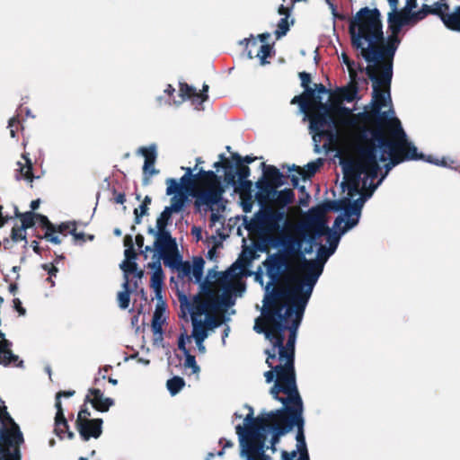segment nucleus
Returning <instances> with one entry per match:
<instances>
[{
    "instance_id": "obj_1",
    "label": "nucleus",
    "mask_w": 460,
    "mask_h": 460,
    "mask_svg": "<svg viewBox=\"0 0 460 460\" xmlns=\"http://www.w3.org/2000/svg\"><path fill=\"white\" fill-rule=\"evenodd\" d=\"M266 275L269 281L264 288L263 306L261 310L267 323H271L266 327L261 323V318H257L253 330L257 333L264 334L271 347L265 350L266 363L270 365V359H276L277 350L286 348L284 344L285 332L291 334L295 328L296 340L297 331L302 323L304 313L307 304L297 295L292 293L288 284L278 285L280 276L288 269V261L284 253L276 252L268 255L263 261Z\"/></svg>"
},
{
    "instance_id": "obj_2",
    "label": "nucleus",
    "mask_w": 460,
    "mask_h": 460,
    "mask_svg": "<svg viewBox=\"0 0 460 460\" xmlns=\"http://www.w3.org/2000/svg\"><path fill=\"white\" fill-rule=\"evenodd\" d=\"M349 31L352 46L360 50L366 62V74L373 83V98L392 106L390 91L383 92L381 85L390 86L393 78V59L401 43L398 34L389 35L385 45L378 48L376 43L384 39L381 13L377 8H361L350 20Z\"/></svg>"
},
{
    "instance_id": "obj_3",
    "label": "nucleus",
    "mask_w": 460,
    "mask_h": 460,
    "mask_svg": "<svg viewBox=\"0 0 460 460\" xmlns=\"http://www.w3.org/2000/svg\"><path fill=\"white\" fill-rule=\"evenodd\" d=\"M383 107L385 103L380 101L372 103L371 113L376 118V125L375 128L365 129L363 132L366 143L376 149V159L378 155L379 161L387 162L384 165L385 172L376 184H370V190L364 193L370 194V198L394 166L404 161H420L424 158V155L418 152L415 145L409 141L400 119L394 116L393 107L382 111Z\"/></svg>"
},
{
    "instance_id": "obj_4",
    "label": "nucleus",
    "mask_w": 460,
    "mask_h": 460,
    "mask_svg": "<svg viewBox=\"0 0 460 460\" xmlns=\"http://www.w3.org/2000/svg\"><path fill=\"white\" fill-rule=\"evenodd\" d=\"M295 326L292 332L288 337L286 348L277 350V358L279 360V365H273L275 359H270V365H268L271 370L265 372L264 376L267 383L275 381L270 388L271 396L280 402L283 406H287L301 398L296 380L295 372V347L296 334Z\"/></svg>"
},
{
    "instance_id": "obj_5",
    "label": "nucleus",
    "mask_w": 460,
    "mask_h": 460,
    "mask_svg": "<svg viewBox=\"0 0 460 460\" xmlns=\"http://www.w3.org/2000/svg\"><path fill=\"white\" fill-rule=\"evenodd\" d=\"M290 430L291 426L287 425V412L276 415L275 420L247 432L245 437L242 436L240 457L242 460H273L266 451L270 449L275 453L279 438Z\"/></svg>"
},
{
    "instance_id": "obj_6",
    "label": "nucleus",
    "mask_w": 460,
    "mask_h": 460,
    "mask_svg": "<svg viewBox=\"0 0 460 460\" xmlns=\"http://www.w3.org/2000/svg\"><path fill=\"white\" fill-rule=\"evenodd\" d=\"M330 108L327 103H319L317 112L304 113V120H309V133L312 136L314 150L317 154L322 150H328L338 137L337 121L330 113Z\"/></svg>"
},
{
    "instance_id": "obj_7",
    "label": "nucleus",
    "mask_w": 460,
    "mask_h": 460,
    "mask_svg": "<svg viewBox=\"0 0 460 460\" xmlns=\"http://www.w3.org/2000/svg\"><path fill=\"white\" fill-rule=\"evenodd\" d=\"M327 250L328 247L320 244L316 252L317 259L308 260L304 258L299 267L301 279L295 285H288L292 293L297 295L306 304H308L314 288L323 271L326 261L332 255L329 254Z\"/></svg>"
},
{
    "instance_id": "obj_8",
    "label": "nucleus",
    "mask_w": 460,
    "mask_h": 460,
    "mask_svg": "<svg viewBox=\"0 0 460 460\" xmlns=\"http://www.w3.org/2000/svg\"><path fill=\"white\" fill-rule=\"evenodd\" d=\"M23 443L22 433L6 411L0 404V460H21L19 446Z\"/></svg>"
},
{
    "instance_id": "obj_9",
    "label": "nucleus",
    "mask_w": 460,
    "mask_h": 460,
    "mask_svg": "<svg viewBox=\"0 0 460 460\" xmlns=\"http://www.w3.org/2000/svg\"><path fill=\"white\" fill-rule=\"evenodd\" d=\"M245 228L250 233L273 234L282 233L288 226L284 209L275 210L271 206H262L250 221L245 220Z\"/></svg>"
},
{
    "instance_id": "obj_10",
    "label": "nucleus",
    "mask_w": 460,
    "mask_h": 460,
    "mask_svg": "<svg viewBox=\"0 0 460 460\" xmlns=\"http://www.w3.org/2000/svg\"><path fill=\"white\" fill-rule=\"evenodd\" d=\"M370 199V194H361L357 199L350 200V197H345L337 200H327L314 208H318L322 217H325L326 211L341 212L334 219L332 229L339 228L348 218L360 220L364 204Z\"/></svg>"
},
{
    "instance_id": "obj_11",
    "label": "nucleus",
    "mask_w": 460,
    "mask_h": 460,
    "mask_svg": "<svg viewBox=\"0 0 460 460\" xmlns=\"http://www.w3.org/2000/svg\"><path fill=\"white\" fill-rule=\"evenodd\" d=\"M296 233L298 236L304 238L306 243V251L314 252L317 239L325 234L328 230L327 220L325 217L321 216L317 208H311L306 216L296 225Z\"/></svg>"
},
{
    "instance_id": "obj_12",
    "label": "nucleus",
    "mask_w": 460,
    "mask_h": 460,
    "mask_svg": "<svg viewBox=\"0 0 460 460\" xmlns=\"http://www.w3.org/2000/svg\"><path fill=\"white\" fill-rule=\"evenodd\" d=\"M185 207L182 201L171 199V205L166 206L158 216L155 228L152 226L147 228V234L155 237V242L164 241L167 244L172 243V239L173 237L167 229V226L171 223L172 214L181 212Z\"/></svg>"
},
{
    "instance_id": "obj_13",
    "label": "nucleus",
    "mask_w": 460,
    "mask_h": 460,
    "mask_svg": "<svg viewBox=\"0 0 460 460\" xmlns=\"http://www.w3.org/2000/svg\"><path fill=\"white\" fill-rule=\"evenodd\" d=\"M343 181L341 182L342 190H348V196L350 199L355 195H361L360 181L363 179L365 166L361 162V155L358 154L357 160H349L342 164ZM365 193V191H363Z\"/></svg>"
},
{
    "instance_id": "obj_14",
    "label": "nucleus",
    "mask_w": 460,
    "mask_h": 460,
    "mask_svg": "<svg viewBox=\"0 0 460 460\" xmlns=\"http://www.w3.org/2000/svg\"><path fill=\"white\" fill-rule=\"evenodd\" d=\"M249 410V412L243 419V425L238 424L235 426L236 435L238 437L239 447L241 446V438L243 435H247V432L255 429L260 425L263 426L266 422H270L276 419V415L283 413L287 410V406H281L279 409L267 411H261L259 416H253V408L249 405H245Z\"/></svg>"
},
{
    "instance_id": "obj_15",
    "label": "nucleus",
    "mask_w": 460,
    "mask_h": 460,
    "mask_svg": "<svg viewBox=\"0 0 460 460\" xmlns=\"http://www.w3.org/2000/svg\"><path fill=\"white\" fill-rule=\"evenodd\" d=\"M224 174L226 184L232 186L235 191L252 193V182L248 180L251 170L247 165L239 164L235 168L233 164H226L224 166Z\"/></svg>"
},
{
    "instance_id": "obj_16",
    "label": "nucleus",
    "mask_w": 460,
    "mask_h": 460,
    "mask_svg": "<svg viewBox=\"0 0 460 460\" xmlns=\"http://www.w3.org/2000/svg\"><path fill=\"white\" fill-rule=\"evenodd\" d=\"M90 411L83 406L75 420L76 429L84 441H88L92 438H98L102 433V420L90 419Z\"/></svg>"
},
{
    "instance_id": "obj_17",
    "label": "nucleus",
    "mask_w": 460,
    "mask_h": 460,
    "mask_svg": "<svg viewBox=\"0 0 460 460\" xmlns=\"http://www.w3.org/2000/svg\"><path fill=\"white\" fill-rule=\"evenodd\" d=\"M358 154L361 155V162L365 166L362 185L365 191H369L370 184H375L373 181L378 176L380 170L377 159H376V149L366 143L365 146H359Z\"/></svg>"
},
{
    "instance_id": "obj_18",
    "label": "nucleus",
    "mask_w": 460,
    "mask_h": 460,
    "mask_svg": "<svg viewBox=\"0 0 460 460\" xmlns=\"http://www.w3.org/2000/svg\"><path fill=\"white\" fill-rule=\"evenodd\" d=\"M166 183V194L168 196L173 195L172 199L182 201L185 206L197 188L196 181L190 179L189 174H183L179 180L168 178Z\"/></svg>"
},
{
    "instance_id": "obj_19",
    "label": "nucleus",
    "mask_w": 460,
    "mask_h": 460,
    "mask_svg": "<svg viewBox=\"0 0 460 460\" xmlns=\"http://www.w3.org/2000/svg\"><path fill=\"white\" fill-rule=\"evenodd\" d=\"M172 242L169 244L164 241L154 242L155 253L152 259H156L159 262L163 261L166 267L176 270L181 265L182 256L178 252L176 238H172Z\"/></svg>"
},
{
    "instance_id": "obj_20",
    "label": "nucleus",
    "mask_w": 460,
    "mask_h": 460,
    "mask_svg": "<svg viewBox=\"0 0 460 460\" xmlns=\"http://www.w3.org/2000/svg\"><path fill=\"white\" fill-rule=\"evenodd\" d=\"M224 190L219 184H211L205 190H199L197 188L190 197L194 198V207L197 210H200L201 207H205V210L213 211V207L219 204L223 200Z\"/></svg>"
},
{
    "instance_id": "obj_21",
    "label": "nucleus",
    "mask_w": 460,
    "mask_h": 460,
    "mask_svg": "<svg viewBox=\"0 0 460 460\" xmlns=\"http://www.w3.org/2000/svg\"><path fill=\"white\" fill-rule=\"evenodd\" d=\"M177 295L182 316L185 317L187 313L190 314L192 323L193 319L199 320L198 317L205 313L207 307H211V301H203L199 294L193 296L192 303L183 291H178Z\"/></svg>"
},
{
    "instance_id": "obj_22",
    "label": "nucleus",
    "mask_w": 460,
    "mask_h": 460,
    "mask_svg": "<svg viewBox=\"0 0 460 460\" xmlns=\"http://www.w3.org/2000/svg\"><path fill=\"white\" fill-rule=\"evenodd\" d=\"M303 401L302 398L295 401L294 402L287 405V425L291 426V429L294 427L297 428L296 440V443L305 441L304 425L305 420L303 418Z\"/></svg>"
},
{
    "instance_id": "obj_23",
    "label": "nucleus",
    "mask_w": 460,
    "mask_h": 460,
    "mask_svg": "<svg viewBox=\"0 0 460 460\" xmlns=\"http://www.w3.org/2000/svg\"><path fill=\"white\" fill-rule=\"evenodd\" d=\"M137 154H140L145 157L143 166V172L145 176L143 179V184L148 185L150 181V177L159 172V171L156 170L154 166L157 157V146L154 143L149 145L148 146H141L137 150Z\"/></svg>"
},
{
    "instance_id": "obj_24",
    "label": "nucleus",
    "mask_w": 460,
    "mask_h": 460,
    "mask_svg": "<svg viewBox=\"0 0 460 460\" xmlns=\"http://www.w3.org/2000/svg\"><path fill=\"white\" fill-rule=\"evenodd\" d=\"M13 343L5 339V334L0 332V365L23 368V360L12 351Z\"/></svg>"
},
{
    "instance_id": "obj_25",
    "label": "nucleus",
    "mask_w": 460,
    "mask_h": 460,
    "mask_svg": "<svg viewBox=\"0 0 460 460\" xmlns=\"http://www.w3.org/2000/svg\"><path fill=\"white\" fill-rule=\"evenodd\" d=\"M359 221L357 218L353 220L352 218H348L343 226H341L336 229H329L326 231L325 234L327 235V243H328V252L329 254H333L337 250L339 243L341 241V236L346 234L348 231L353 229Z\"/></svg>"
},
{
    "instance_id": "obj_26",
    "label": "nucleus",
    "mask_w": 460,
    "mask_h": 460,
    "mask_svg": "<svg viewBox=\"0 0 460 460\" xmlns=\"http://www.w3.org/2000/svg\"><path fill=\"white\" fill-rule=\"evenodd\" d=\"M205 261L202 257H194V269H193V278L194 282L199 284V296L201 295H205L208 301H213L214 294L210 288V283L207 279H203V270H204Z\"/></svg>"
},
{
    "instance_id": "obj_27",
    "label": "nucleus",
    "mask_w": 460,
    "mask_h": 460,
    "mask_svg": "<svg viewBox=\"0 0 460 460\" xmlns=\"http://www.w3.org/2000/svg\"><path fill=\"white\" fill-rule=\"evenodd\" d=\"M241 44H245V53L249 59H252L254 58L252 49L255 48H258V42L257 40L251 36V39H243L240 41ZM272 50V47L268 44H262L259 47V49L257 51V54L255 55L256 58H260L261 64L265 65L268 62L266 61V58L270 56Z\"/></svg>"
},
{
    "instance_id": "obj_28",
    "label": "nucleus",
    "mask_w": 460,
    "mask_h": 460,
    "mask_svg": "<svg viewBox=\"0 0 460 460\" xmlns=\"http://www.w3.org/2000/svg\"><path fill=\"white\" fill-rule=\"evenodd\" d=\"M255 188L257 189L255 198L260 208L269 206L267 203L273 199L275 193L274 186L264 176H261V179L256 181Z\"/></svg>"
},
{
    "instance_id": "obj_29",
    "label": "nucleus",
    "mask_w": 460,
    "mask_h": 460,
    "mask_svg": "<svg viewBox=\"0 0 460 460\" xmlns=\"http://www.w3.org/2000/svg\"><path fill=\"white\" fill-rule=\"evenodd\" d=\"M387 22L389 31L393 34H399L403 26L414 23L415 22L411 13L395 12L388 13Z\"/></svg>"
},
{
    "instance_id": "obj_30",
    "label": "nucleus",
    "mask_w": 460,
    "mask_h": 460,
    "mask_svg": "<svg viewBox=\"0 0 460 460\" xmlns=\"http://www.w3.org/2000/svg\"><path fill=\"white\" fill-rule=\"evenodd\" d=\"M57 408L55 417V433L60 438L63 439L66 437L68 439H72L75 437V433L69 429V426L66 419L64 416L63 408L60 402L55 403Z\"/></svg>"
},
{
    "instance_id": "obj_31",
    "label": "nucleus",
    "mask_w": 460,
    "mask_h": 460,
    "mask_svg": "<svg viewBox=\"0 0 460 460\" xmlns=\"http://www.w3.org/2000/svg\"><path fill=\"white\" fill-rule=\"evenodd\" d=\"M85 401L91 402L93 408L102 412L107 411L114 404L113 399L104 397L103 393L95 388L89 390Z\"/></svg>"
},
{
    "instance_id": "obj_32",
    "label": "nucleus",
    "mask_w": 460,
    "mask_h": 460,
    "mask_svg": "<svg viewBox=\"0 0 460 460\" xmlns=\"http://www.w3.org/2000/svg\"><path fill=\"white\" fill-rule=\"evenodd\" d=\"M192 98L193 103L201 105L208 96L206 93H198L196 88L187 84H180V100L175 102L180 104L186 99Z\"/></svg>"
},
{
    "instance_id": "obj_33",
    "label": "nucleus",
    "mask_w": 460,
    "mask_h": 460,
    "mask_svg": "<svg viewBox=\"0 0 460 460\" xmlns=\"http://www.w3.org/2000/svg\"><path fill=\"white\" fill-rule=\"evenodd\" d=\"M236 294L234 293V286L232 284L226 285L223 288V293L220 298L214 297L211 301V307L214 309L223 306L228 308L235 304Z\"/></svg>"
},
{
    "instance_id": "obj_34",
    "label": "nucleus",
    "mask_w": 460,
    "mask_h": 460,
    "mask_svg": "<svg viewBox=\"0 0 460 460\" xmlns=\"http://www.w3.org/2000/svg\"><path fill=\"white\" fill-rule=\"evenodd\" d=\"M22 157L25 163L17 162L18 169L16 170L15 179L17 181L25 180L31 183L35 178L38 179L39 177H35L32 173V163L29 154H22Z\"/></svg>"
},
{
    "instance_id": "obj_35",
    "label": "nucleus",
    "mask_w": 460,
    "mask_h": 460,
    "mask_svg": "<svg viewBox=\"0 0 460 460\" xmlns=\"http://www.w3.org/2000/svg\"><path fill=\"white\" fill-rule=\"evenodd\" d=\"M191 337L195 340L199 352L204 354L206 352L204 341L208 337V332L201 320L193 319Z\"/></svg>"
},
{
    "instance_id": "obj_36",
    "label": "nucleus",
    "mask_w": 460,
    "mask_h": 460,
    "mask_svg": "<svg viewBox=\"0 0 460 460\" xmlns=\"http://www.w3.org/2000/svg\"><path fill=\"white\" fill-rule=\"evenodd\" d=\"M303 243L305 240L303 237H293L291 235H287V248L288 251L285 253L297 255L301 261L305 258L306 254H311L313 252H305L306 246L303 248Z\"/></svg>"
},
{
    "instance_id": "obj_37",
    "label": "nucleus",
    "mask_w": 460,
    "mask_h": 460,
    "mask_svg": "<svg viewBox=\"0 0 460 460\" xmlns=\"http://www.w3.org/2000/svg\"><path fill=\"white\" fill-rule=\"evenodd\" d=\"M323 163V159L317 158L316 160L306 164L304 169H301L299 166L293 164L292 167L289 168V171H296V175H298V177H301L304 181H306L309 180L313 175H314V173L319 170Z\"/></svg>"
},
{
    "instance_id": "obj_38",
    "label": "nucleus",
    "mask_w": 460,
    "mask_h": 460,
    "mask_svg": "<svg viewBox=\"0 0 460 460\" xmlns=\"http://www.w3.org/2000/svg\"><path fill=\"white\" fill-rule=\"evenodd\" d=\"M148 268L152 270L151 287L157 289L163 288L164 272L163 270L161 262L156 261V259H152V261L148 263Z\"/></svg>"
},
{
    "instance_id": "obj_39",
    "label": "nucleus",
    "mask_w": 460,
    "mask_h": 460,
    "mask_svg": "<svg viewBox=\"0 0 460 460\" xmlns=\"http://www.w3.org/2000/svg\"><path fill=\"white\" fill-rule=\"evenodd\" d=\"M303 88H304V93L300 95L295 96L292 99L291 103H293V104L297 103L299 106V112L306 113L309 109V105H310L309 99L311 97L315 98L316 93H315V88L314 89L310 85H307Z\"/></svg>"
},
{
    "instance_id": "obj_40",
    "label": "nucleus",
    "mask_w": 460,
    "mask_h": 460,
    "mask_svg": "<svg viewBox=\"0 0 460 460\" xmlns=\"http://www.w3.org/2000/svg\"><path fill=\"white\" fill-rule=\"evenodd\" d=\"M442 22L447 29L460 32V5L456 6L452 12L444 14Z\"/></svg>"
},
{
    "instance_id": "obj_41",
    "label": "nucleus",
    "mask_w": 460,
    "mask_h": 460,
    "mask_svg": "<svg viewBox=\"0 0 460 460\" xmlns=\"http://www.w3.org/2000/svg\"><path fill=\"white\" fill-rule=\"evenodd\" d=\"M295 199V193L290 189H284L282 190H275L272 201L277 205H280L282 208L288 204L291 203Z\"/></svg>"
},
{
    "instance_id": "obj_42",
    "label": "nucleus",
    "mask_w": 460,
    "mask_h": 460,
    "mask_svg": "<svg viewBox=\"0 0 460 460\" xmlns=\"http://www.w3.org/2000/svg\"><path fill=\"white\" fill-rule=\"evenodd\" d=\"M124 244L127 247L124 251V261H129L131 264V270H136L137 268V263L136 262L137 260V253L134 249L132 237L130 235H127L124 240Z\"/></svg>"
},
{
    "instance_id": "obj_43",
    "label": "nucleus",
    "mask_w": 460,
    "mask_h": 460,
    "mask_svg": "<svg viewBox=\"0 0 460 460\" xmlns=\"http://www.w3.org/2000/svg\"><path fill=\"white\" fill-rule=\"evenodd\" d=\"M123 290L118 294L119 305L121 309H127L129 305L130 301V289H129V279L128 276H126V279L122 284Z\"/></svg>"
},
{
    "instance_id": "obj_44",
    "label": "nucleus",
    "mask_w": 460,
    "mask_h": 460,
    "mask_svg": "<svg viewBox=\"0 0 460 460\" xmlns=\"http://www.w3.org/2000/svg\"><path fill=\"white\" fill-rule=\"evenodd\" d=\"M422 160L431 164L454 169L456 171L460 169V166H454L453 164H455V162L447 157H442L441 159H439L433 157L432 155L426 156L424 155V158Z\"/></svg>"
},
{
    "instance_id": "obj_45",
    "label": "nucleus",
    "mask_w": 460,
    "mask_h": 460,
    "mask_svg": "<svg viewBox=\"0 0 460 460\" xmlns=\"http://www.w3.org/2000/svg\"><path fill=\"white\" fill-rule=\"evenodd\" d=\"M185 386V380L179 376H174L166 382V387L172 396L176 395Z\"/></svg>"
},
{
    "instance_id": "obj_46",
    "label": "nucleus",
    "mask_w": 460,
    "mask_h": 460,
    "mask_svg": "<svg viewBox=\"0 0 460 460\" xmlns=\"http://www.w3.org/2000/svg\"><path fill=\"white\" fill-rule=\"evenodd\" d=\"M16 217H20L22 226L21 228L26 230L32 227L36 223V213L32 211H27L24 213H19L18 208H15Z\"/></svg>"
},
{
    "instance_id": "obj_47",
    "label": "nucleus",
    "mask_w": 460,
    "mask_h": 460,
    "mask_svg": "<svg viewBox=\"0 0 460 460\" xmlns=\"http://www.w3.org/2000/svg\"><path fill=\"white\" fill-rule=\"evenodd\" d=\"M164 321L165 319L163 317L162 313L160 312V306L157 305L152 318V330L155 334H162V324L164 323Z\"/></svg>"
},
{
    "instance_id": "obj_48",
    "label": "nucleus",
    "mask_w": 460,
    "mask_h": 460,
    "mask_svg": "<svg viewBox=\"0 0 460 460\" xmlns=\"http://www.w3.org/2000/svg\"><path fill=\"white\" fill-rule=\"evenodd\" d=\"M193 269H194V262L191 264L189 261H181V265L176 268L177 270V276L180 279H183L185 277H188L190 279H191L190 274H193Z\"/></svg>"
},
{
    "instance_id": "obj_49",
    "label": "nucleus",
    "mask_w": 460,
    "mask_h": 460,
    "mask_svg": "<svg viewBox=\"0 0 460 460\" xmlns=\"http://www.w3.org/2000/svg\"><path fill=\"white\" fill-rule=\"evenodd\" d=\"M293 20H291L290 22H288V15L282 17L278 22L277 30L274 31L277 39H280L281 37L285 36L289 31L290 25L293 24Z\"/></svg>"
},
{
    "instance_id": "obj_50",
    "label": "nucleus",
    "mask_w": 460,
    "mask_h": 460,
    "mask_svg": "<svg viewBox=\"0 0 460 460\" xmlns=\"http://www.w3.org/2000/svg\"><path fill=\"white\" fill-rule=\"evenodd\" d=\"M269 236L266 238V242L273 248H282L283 252H287V235H283L281 237H275L272 234H268Z\"/></svg>"
},
{
    "instance_id": "obj_51",
    "label": "nucleus",
    "mask_w": 460,
    "mask_h": 460,
    "mask_svg": "<svg viewBox=\"0 0 460 460\" xmlns=\"http://www.w3.org/2000/svg\"><path fill=\"white\" fill-rule=\"evenodd\" d=\"M449 6L447 3V0H438L434 4L433 6H431L432 14L438 15L441 21L442 16L447 14Z\"/></svg>"
},
{
    "instance_id": "obj_52",
    "label": "nucleus",
    "mask_w": 460,
    "mask_h": 460,
    "mask_svg": "<svg viewBox=\"0 0 460 460\" xmlns=\"http://www.w3.org/2000/svg\"><path fill=\"white\" fill-rule=\"evenodd\" d=\"M184 355L185 361L184 367L186 368H190L192 374H199L200 372V367L196 362L195 356L191 355L190 351H186Z\"/></svg>"
},
{
    "instance_id": "obj_53",
    "label": "nucleus",
    "mask_w": 460,
    "mask_h": 460,
    "mask_svg": "<svg viewBox=\"0 0 460 460\" xmlns=\"http://www.w3.org/2000/svg\"><path fill=\"white\" fill-rule=\"evenodd\" d=\"M263 168V174L269 181H273L275 178H277L276 173H280L281 172L273 165H266L264 163L261 164Z\"/></svg>"
},
{
    "instance_id": "obj_54",
    "label": "nucleus",
    "mask_w": 460,
    "mask_h": 460,
    "mask_svg": "<svg viewBox=\"0 0 460 460\" xmlns=\"http://www.w3.org/2000/svg\"><path fill=\"white\" fill-rule=\"evenodd\" d=\"M429 13L432 14L431 5L424 4L419 11L411 13V15L414 22H418L424 19Z\"/></svg>"
},
{
    "instance_id": "obj_55",
    "label": "nucleus",
    "mask_w": 460,
    "mask_h": 460,
    "mask_svg": "<svg viewBox=\"0 0 460 460\" xmlns=\"http://www.w3.org/2000/svg\"><path fill=\"white\" fill-rule=\"evenodd\" d=\"M36 222L46 229V231L56 232V226L49 220V218L41 214H36Z\"/></svg>"
},
{
    "instance_id": "obj_56",
    "label": "nucleus",
    "mask_w": 460,
    "mask_h": 460,
    "mask_svg": "<svg viewBox=\"0 0 460 460\" xmlns=\"http://www.w3.org/2000/svg\"><path fill=\"white\" fill-rule=\"evenodd\" d=\"M26 230L19 227V228H13L12 229V239L13 242L17 243L19 241H24V245L26 246L28 243L27 238H26Z\"/></svg>"
},
{
    "instance_id": "obj_57",
    "label": "nucleus",
    "mask_w": 460,
    "mask_h": 460,
    "mask_svg": "<svg viewBox=\"0 0 460 460\" xmlns=\"http://www.w3.org/2000/svg\"><path fill=\"white\" fill-rule=\"evenodd\" d=\"M148 213V208L146 206V204H140L138 208H135L134 215H135V224L139 225L141 223V218L143 216L147 215Z\"/></svg>"
},
{
    "instance_id": "obj_58",
    "label": "nucleus",
    "mask_w": 460,
    "mask_h": 460,
    "mask_svg": "<svg viewBox=\"0 0 460 460\" xmlns=\"http://www.w3.org/2000/svg\"><path fill=\"white\" fill-rule=\"evenodd\" d=\"M357 89H341V97L346 102H352L357 96Z\"/></svg>"
},
{
    "instance_id": "obj_59",
    "label": "nucleus",
    "mask_w": 460,
    "mask_h": 460,
    "mask_svg": "<svg viewBox=\"0 0 460 460\" xmlns=\"http://www.w3.org/2000/svg\"><path fill=\"white\" fill-rule=\"evenodd\" d=\"M189 340V336L186 333H181L178 338V349L185 354L186 351H190L186 348V341Z\"/></svg>"
},
{
    "instance_id": "obj_60",
    "label": "nucleus",
    "mask_w": 460,
    "mask_h": 460,
    "mask_svg": "<svg viewBox=\"0 0 460 460\" xmlns=\"http://www.w3.org/2000/svg\"><path fill=\"white\" fill-rule=\"evenodd\" d=\"M292 185L294 188H296L301 195H305V192H307L305 185H299V177L296 174H292L290 176Z\"/></svg>"
},
{
    "instance_id": "obj_61",
    "label": "nucleus",
    "mask_w": 460,
    "mask_h": 460,
    "mask_svg": "<svg viewBox=\"0 0 460 460\" xmlns=\"http://www.w3.org/2000/svg\"><path fill=\"white\" fill-rule=\"evenodd\" d=\"M233 157L235 159L236 165L243 164V163L248 164L252 163L256 159L255 157H252L251 155H245L244 157H242L238 154L234 155Z\"/></svg>"
},
{
    "instance_id": "obj_62",
    "label": "nucleus",
    "mask_w": 460,
    "mask_h": 460,
    "mask_svg": "<svg viewBox=\"0 0 460 460\" xmlns=\"http://www.w3.org/2000/svg\"><path fill=\"white\" fill-rule=\"evenodd\" d=\"M196 176V181L202 177H208V178H217L216 172L212 170L206 171L203 168H200L198 172L195 173Z\"/></svg>"
},
{
    "instance_id": "obj_63",
    "label": "nucleus",
    "mask_w": 460,
    "mask_h": 460,
    "mask_svg": "<svg viewBox=\"0 0 460 460\" xmlns=\"http://www.w3.org/2000/svg\"><path fill=\"white\" fill-rule=\"evenodd\" d=\"M277 178L273 180V181H270L273 186L274 189L277 190L278 188L281 187L286 183L285 177L282 172L276 173Z\"/></svg>"
},
{
    "instance_id": "obj_64",
    "label": "nucleus",
    "mask_w": 460,
    "mask_h": 460,
    "mask_svg": "<svg viewBox=\"0 0 460 460\" xmlns=\"http://www.w3.org/2000/svg\"><path fill=\"white\" fill-rule=\"evenodd\" d=\"M55 232H52V231H46L43 238H46L48 239L50 243H54V244H59L61 243V240L59 239V237L58 235H54Z\"/></svg>"
}]
</instances>
